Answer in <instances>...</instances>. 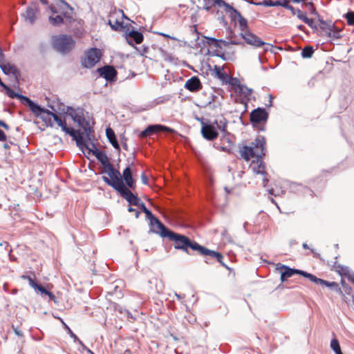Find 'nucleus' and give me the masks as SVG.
<instances>
[{"label": "nucleus", "instance_id": "ea45409f", "mask_svg": "<svg viewBox=\"0 0 354 354\" xmlns=\"http://www.w3.org/2000/svg\"><path fill=\"white\" fill-rule=\"evenodd\" d=\"M298 18L308 24L310 27H313V19H309L305 13H303L302 12H298Z\"/></svg>", "mask_w": 354, "mask_h": 354}, {"label": "nucleus", "instance_id": "69168bd1", "mask_svg": "<svg viewBox=\"0 0 354 354\" xmlns=\"http://www.w3.org/2000/svg\"><path fill=\"white\" fill-rule=\"evenodd\" d=\"M175 295H176V297H177V299H178V300L183 299H184V298H185V295H180V294H177V293H176V294H175Z\"/></svg>", "mask_w": 354, "mask_h": 354}, {"label": "nucleus", "instance_id": "9b49d317", "mask_svg": "<svg viewBox=\"0 0 354 354\" xmlns=\"http://www.w3.org/2000/svg\"><path fill=\"white\" fill-rule=\"evenodd\" d=\"M225 12L229 15L232 21L239 24L241 32H245L248 30L247 19H245L238 10L230 5L227 6Z\"/></svg>", "mask_w": 354, "mask_h": 354}, {"label": "nucleus", "instance_id": "680f3d73", "mask_svg": "<svg viewBox=\"0 0 354 354\" xmlns=\"http://www.w3.org/2000/svg\"><path fill=\"white\" fill-rule=\"evenodd\" d=\"M230 135L229 136H225V138H223V136H221V140H226V142L229 144H231L232 143V141L230 140Z\"/></svg>", "mask_w": 354, "mask_h": 354}, {"label": "nucleus", "instance_id": "864d4df0", "mask_svg": "<svg viewBox=\"0 0 354 354\" xmlns=\"http://www.w3.org/2000/svg\"><path fill=\"white\" fill-rule=\"evenodd\" d=\"M12 328L13 329V331L15 333V334L18 336V337H23L24 336V333L23 332L19 330L17 327H15L14 325H12Z\"/></svg>", "mask_w": 354, "mask_h": 354}, {"label": "nucleus", "instance_id": "7ed1b4c3", "mask_svg": "<svg viewBox=\"0 0 354 354\" xmlns=\"http://www.w3.org/2000/svg\"><path fill=\"white\" fill-rule=\"evenodd\" d=\"M266 140L264 136H258L251 143V146H243L240 149L241 157L245 160H249L251 158H263L265 156Z\"/></svg>", "mask_w": 354, "mask_h": 354}, {"label": "nucleus", "instance_id": "09e8293b", "mask_svg": "<svg viewBox=\"0 0 354 354\" xmlns=\"http://www.w3.org/2000/svg\"><path fill=\"white\" fill-rule=\"evenodd\" d=\"M302 247H303V248H304V249H306V250H307V249H308V250H310V252H311V253L313 254V257H314L315 258H317V259H321V255H320V254H319V253H318V252H317L314 249L310 248L308 245V244H307V243H304L302 244Z\"/></svg>", "mask_w": 354, "mask_h": 354}, {"label": "nucleus", "instance_id": "a18cd8bd", "mask_svg": "<svg viewBox=\"0 0 354 354\" xmlns=\"http://www.w3.org/2000/svg\"><path fill=\"white\" fill-rule=\"evenodd\" d=\"M279 4V3L277 1L272 0H264L262 2L257 3V5L264 6L266 7H276L278 6Z\"/></svg>", "mask_w": 354, "mask_h": 354}, {"label": "nucleus", "instance_id": "f257e3e1", "mask_svg": "<svg viewBox=\"0 0 354 354\" xmlns=\"http://www.w3.org/2000/svg\"><path fill=\"white\" fill-rule=\"evenodd\" d=\"M149 231L159 234L162 238H167L174 241V247L176 250H180L187 254H189V248L194 251H197L201 254L204 246L201 245L196 241H192L187 236L176 233L167 227L163 223H149Z\"/></svg>", "mask_w": 354, "mask_h": 354}, {"label": "nucleus", "instance_id": "cd10ccee", "mask_svg": "<svg viewBox=\"0 0 354 354\" xmlns=\"http://www.w3.org/2000/svg\"><path fill=\"white\" fill-rule=\"evenodd\" d=\"M203 8L207 11H209L214 6H217L219 8L225 7L226 11L227 6H230L223 0H203Z\"/></svg>", "mask_w": 354, "mask_h": 354}, {"label": "nucleus", "instance_id": "6e6552de", "mask_svg": "<svg viewBox=\"0 0 354 354\" xmlns=\"http://www.w3.org/2000/svg\"><path fill=\"white\" fill-rule=\"evenodd\" d=\"M129 20L122 10H115L110 13L109 16L108 24L111 29L115 31L123 30L127 25L124 26L123 19Z\"/></svg>", "mask_w": 354, "mask_h": 354}, {"label": "nucleus", "instance_id": "13d9d810", "mask_svg": "<svg viewBox=\"0 0 354 354\" xmlns=\"http://www.w3.org/2000/svg\"><path fill=\"white\" fill-rule=\"evenodd\" d=\"M6 140V136L5 133L0 129V141H5Z\"/></svg>", "mask_w": 354, "mask_h": 354}, {"label": "nucleus", "instance_id": "79ce46f5", "mask_svg": "<svg viewBox=\"0 0 354 354\" xmlns=\"http://www.w3.org/2000/svg\"><path fill=\"white\" fill-rule=\"evenodd\" d=\"M320 28L321 30L325 33H326L328 30H330V28H333V25L334 24H332L331 21L327 22L324 20H320Z\"/></svg>", "mask_w": 354, "mask_h": 354}, {"label": "nucleus", "instance_id": "412c9836", "mask_svg": "<svg viewBox=\"0 0 354 354\" xmlns=\"http://www.w3.org/2000/svg\"><path fill=\"white\" fill-rule=\"evenodd\" d=\"M212 124H214V125L216 127V130L218 129L221 131V133L223 134V138H225L227 136H230V133L227 130L228 121L223 115L217 117Z\"/></svg>", "mask_w": 354, "mask_h": 354}, {"label": "nucleus", "instance_id": "0eeeda50", "mask_svg": "<svg viewBox=\"0 0 354 354\" xmlns=\"http://www.w3.org/2000/svg\"><path fill=\"white\" fill-rule=\"evenodd\" d=\"M103 169L104 171L109 176V178L105 176L102 177L103 181L106 185L111 186L114 189H116L118 186L121 185V184H124L120 171L115 169L112 164L106 167Z\"/></svg>", "mask_w": 354, "mask_h": 354}, {"label": "nucleus", "instance_id": "aec40b11", "mask_svg": "<svg viewBox=\"0 0 354 354\" xmlns=\"http://www.w3.org/2000/svg\"><path fill=\"white\" fill-rule=\"evenodd\" d=\"M22 104H26L29 107L30 111L35 114L37 116L41 115L42 113H46V111H50L48 109H45L44 108H41L40 106L35 103L33 101H32L30 98L26 96V97H24V101L22 102Z\"/></svg>", "mask_w": 354, "mask_h": 354}, {"label": "nucleus", "instance_id": "473e14b6", "mask_svg": "<svg viewBox=\"0 0 354 354\" xmlns=\"http://www.w3.org/2000/svg\"><path fill=\"white\" fill-rule=\"evenodd\" d=\"M257 166L254 165V162H252L251 164V167H252L253 171L257 174H260L265 175L266 173L265 171V166L263 165V158H257Z\"/></svg>", "mask_w": 354, "mask_h": 354}, {"label": "nucleus", "instance_id": "1a4fd4ad", "mask_svg": "<svg viewBox=\"0 0 354 354\" xmlns=\"http://www.w3.org/2000/svg\"><path fill=\"white\" fill-rule=\"evenodd\" d=\"M67 111L69 113V115L72 118L74 122H77L79 126L84 128L86 136L90 140V134L91 133V127H85L84 124H87L84 113L83 109H75L72 107L67 106Z\"/></svg>", "mask_w": 354, "mask_h": 354}, {"label": "nucleus", "instance_id": "4c0bfd02", "mask_svg": "<svg viewBox=\"0 0 354 354\" xmlns=\"http://www.w3.org/2000/svg\"><path fill=\"white\" fill-rule=\"evenodd\" d=\"M22 278L26 279L28 281L29 286L34 288L35 290L39 291L40 288L42 287L41 285L38 284L31 277L28 275H23Z\"/></svg>", "mask_w": 354, "mask_h": 354}, {"label": "nucleus", "instance_id": "6ab92c4d", "mask_svg": "<svg viewBox=\"0 0 354 354\" xmlns=\"http://www.w3.org/2000/svg\"><path fill=\"white\" fill-rule=\"evenodd\" d=\"M241 35L245 42L250 45L254 46L255 47H260L266 44V43L263 41L259 37L249 30L245 32H241Z\"/></svg>", "mask_w": 354, "mask_h": 354}, {"label": "nucleus", "instance_id": "4be33fe9", "mask_svg": "<svg viewBox=\"0 0 354 354\" xmlns=\"http://www.w3.org/2000/svg\"><path fill=\"white\" fill-rule=\"evenodd\" d=\"M125 35L128 44L132 46H134L133 41L137 44H140L142 42L144 39L143 35L140 32L133 30L128 32H127Z\"/></svg>", "mask_w": 354, "mask_h": 354}, {"label": "nucleus", "instance_id": "72a5a7b5", "mask_svg": "<svg viewBox=\"0 0 354 354\" xmlns=\"http://www.w3.org/2000/svg\"><path fill=\"white\" fill-rule=\"evenodd\" d=\"M341 32L342 30L333 24V28H330L325 35L327 37L334 40L342 37Z\"/></svg>", "mask_w": 354, "mask_h": 354}, {"label": "nucleus", "instance_id": "bb28decb", "mask_svg": "<svg viewBox=\"0 0 354 354\" xmlns=\"http://www.w3.org/2000/svg\"><path fill=\"white\" fill-rule=\"evenodd\" d=\"M208 44L216 48H221L222 46L227 47L230 44L237 45L239 43L235 40H231L230 41H226L223 39H217L213 37H207Z\"/></svg>", "mask_w": 354, "mask_h": 354}, {"label": "nucleus", "instance_id": "bf43d9fd", "mask_svg": "<svg viewBox=\"0 0 354 354\" xmlns=\"http://www.w3.org/2000/svg\"><path fill=\"white\" fill-rule=\"evenodd\" d=\"M0 127H3L6 130L9 129L8 125L5 122H3V120H0Z\"/></svg>", "mask_w": 354, "mask_h": 354}, {"label": "nucleus", "instance_id": "58836bf2", "mask_svg": "<svg viewBox=\"0 0 354 354\" xmlns=\"http://www.w3.org/2000/svg\"><path fill=\"white\" fill-rule=\"evenodd\" d=\"M330 348L333 349L335 354H343L341 351L339 341L336 338H334L331 340Z\"/></svg>", "mask_w": 354, "mask_h": 354}, {"label": "nucleus", "instance_id": "f3484780", "mask_svg": "<svg viewBox=\"0 0 354 354\" xmlns=\"http://www.w3.org/2000/svg\"><path fill=\"white\" fill-rule=\"evenodd\" d=\"M159 131L173 132L174 130L162 124L149 125L140 134L142 137H147L155 134Z\"/></svg>", "mask_w": 354, "mask_h": 354}, {"label": "nucleus", "instance_id": "6e6d98bb", "mask_svg": "<svg viewBox=\"0 0 354 354\" xmlns=\"http://www.w3.org/2000/svg\"><path fill=\"white\" fill-rule=\"evenodd\" d=\"M141 180H142V183L144 185H148L149 184L148 177L147 176V175L145 173H142L141 174Z\"/></svg>", "mask_w": 354, "mask_h": 354}, {"label": "nucleus", "instance_id": "ddd939ff", "mask_svg": "<svg viewBox=\"0 0 354 354\" xmlns=\"http://www.w3.org/2000/svg\"><path fill=\"white\" fill-rule=\"evenodd\" d=\"M0 68L6 75H12L16 78L20 75L19 71L12 64L6 62L5 60V55L0 48Z\"/></svg>", "mask_w": 354, "mask_h": 354}, {"label": "nucleus", "instance_id": "9d476101", "mask_svg": "<svg viewBox=\"0 0 354 354\" xmlns=\"http://www.w3.org/2000/svg\"><path fill=\"white\" fill-rule=\"evenodd\" d=\"M278 270H281V277L280 279L282 282L287 280L288 278L291 277L295 274H299L305 278H307L310 280L311 274L308 273L306 271L295 269V268H290V267L282 265L281 263H279L277 265Z\"/></svg>", "mask_w": 354, "mask_h": 354}, {"label": "nucleus", "instance_id": "c85d7f7f", "mask_svg": "<svg viewBox=\"0 0 354 354\" xmlns=\"http://www.w3.org/2000/svg\"><path fill=\"white\" fill-rule=\"evenodd\" d=\"M92 152L97 160L101 163L103 169L111 164L104 152L99 151L97 149L95 151H92Z\"/></svg>", "mask_w": 354, "mask_h": 354}, {"label": "nucleus", "instance_id": "49530a36", "mask_svg": "<svg viewBox=\"0 0 354 354\" xmlns=\"http://www.w3.org/2000/svg\"><path fill=\"white\" fill-rule=\"evenodd\" d=\"M349 26H354V11H348L344 15Z\"/></svg>", "mask_w": 354, "mask_h": 354}, {"label": "nucleus", "instance_id": "a878e982", "mask_svg": "<svg viewBox=\"0 0 354 354\" xmlns=\"http://www.w3.org/2000/svg\"><path fill=\"white\" fill-rule=\"evenodd\" d=\"M201 255L209 256L212 258H215V259H216L218 262H219L221 263V265L222 266L225 267V268H227L228 270L230 269V268L223 261V256L222 255V254H221L218 252L211 250L204 247L203 250L202 251Z\"/></svg>", "mask_w": 354, "mask_h": 354}, {"label": "nucleus", "instance_id": "052dcab7", "mask_svg": "<svg viewBox=\"0 0 354 354\" xmlns=\"http://www.w3.org/2000/svg\"><path fill=\"white\" fill-rule=\"evenodd\" d=\"M129 212H135V215H136V217L138 218V214H139V212L136 210L135 209L132 208V207H129Z\"/></svg>", "mask_w": 354, "mask_h": 354}, {"label": "nucleus", "instance_id": "5701e85b", "mask_svg": "<svg viewBox=\"0 0 354 354\" xmlns=\"http://www.w3.org/2000/svg\"><path fill=\"white\" fill-rule=\"evenodd\" d=\"M97 71L100 76L109 81L113 80L117 75L115 69L111 66H105L99 68Z\"/></svg>", "mask_w": 354, "mask_h": 354}, {"label": "nucleus", "instance_id": "4d7b16f0", "mask_svg": "<svg viewBox=\"0 0 354 354\" xmlns=\"http://www.w3.org/2000/svg\"><path fill=\"white\" fill-rule=\"evenodd\" d=\"M80 344L82 346V349L86 351L88 353L94 354L93 352L91 350H90L87 346H86L82 342V344Z\"/></svg>", "mask_w": 354, "mask_h": 354}, {"label": "nucleus", "instance_id": "338daca9", "mask_svg": "<svg viewBox=\"0 0 354 354\" xmlns=\"http://www.w3.org/2000/svg\"><path fill=\"white\" fill-rule=\"evenodd\" d=\"M58 319H59L61 321V322L63 324V325L64 326V327L68 330V328H70L66 324L65 322H64V320L60 318V317H57Z\"/></svg>", "mask_w": 354, "mask_h": 354}, {"label": "nucleus", "instance_id": "a211bd4d", "mask_svg": "<svg viewBox=\"0 0 354 354\" xmlns=\"http://www.w3.org/2000/svg\"><path fill=\"white\" fill-rule=\"evenodd\" d=\"M268 118V114L263 108H257L253 110L250 113V121L254 124L266 122Z\"/></svg>", "mask_w": 354, "mask_h": 354}, {"label": "nucleus", "instance_id": "c756f323", "mask_svg": "<svg viewBox=\"0 0 354 354\" xmlns=\"http://www.w3.org/2000/svg\"><path fill=\"white\" fill-rule=\"evenodd\" d=\"M122 178L127 186L129 188H134L135 181L132 177V171L129 167H126L122 172Z\"/></svg>", "mask_w": 354, "mask_h": 354}, {"label": "nucleus", "instance_id": "f03ea898", "mask_svg": "<svg viewBox=\"0 0 354 354\" xmlns=\"http://www.w3.org/2000/svg\"><path fill=\"white\" fill-rule=\"evenodd\" d=\"M49 9L52 12L49 16V21L55 26L70 22L73 19V9L63 0H60L56 5H50Z\"/></svg>", "mask_w": 354, "mask_h": 354}, {"label": "nucleus", "instance_id": "603ef678", "mask_svg": "<svg viewBox=\"0 0 354 354\" xmlns=\"http://www.w3.org/2000/svg\"><path fill=\"white\" fill-rule=\"evenodd\" d=\"M68 333L71 337L73 338L75 342H77L78 344H82V341L77 337V336L73 333L71 328H68Z\"/></svg>", "mask_w": 354, "mask_h": 354}, {"label": "nucleus", "instance_id": "4468645a", "mask_svg": "<svg viewBox=\"0 0 354 354\" xmlns=\"http://www.w3.org/2000/svg\"><path fill=\"white\" fill-rule=\"evenodd\" d=\"M201 133L207 140H214L218 136V133L214 124L202 122Z\"/></svg>", "mask_w": 354, "mask_h": 354}, {"label": "nucleus", "instance_id": "f8f14e48", "mask_svg": "<svg viewBox=\"0 0 354 354\" xmlns=\"http://www.w3.org/2000/svg\"><path fill=\"white\" fill-rule=\"evenodd\" d=\"M102 53L100 49L92 48L88 50L86 54V57L82 62V64L85 68H92L97 63L101 57Z\"/></svg>", "mask_w": 354, "mask_h": 354}, {"label": "nucleus", "instance_id": "5fc2aeb1", "mask_svg": "<svg viewBox=\"0 0 354 354\" xmlns=\"http://www.w3.org/2000/svg\"><path fill=\"white\" fill-rule=\"evenodd\" d=\"M157 34L159 35H161V36H162V37H164L165 38H168V39H172V40H174V41H178V39L176 37L170 36V35H169L167 34H165L164 32H157Z\"/></svg>", "mask_w": 354, "mask_h": 354}, {"label": "nucleus", "instance_id": "8fccbe9b", "mask_svg": "<svg viewBox=\"0 0 354 354\" xmlns=\"http://www.w3.org/2000/svg\"><path fill=\"white\" fill-rule=\"evenodd\" d=\"M161 52H162V55L165 61H168L170 62H174L175 58L171 54L168 53L166 51L162 50H161Z\"/></svg>", "mask_w": 354, "mask_h": 354}, {"label": "nucleus", "instance_id": "c03bdc74", "mask_svg": "<svg viewBox=\"0 0 354 354\" xmlns=\"http://www.w3.org/2000/svg\"><path fill=\"white\" fill-rule=\"evenodd\" d=\"M279 4L278 6L283 7L288 10H290L292 13H295V8L289 4V2L287 0H279L277 1Z\"/></svg>", "mask_w": 354, "mask_h": 354}, {"label": "nucleus", "instance_id": "2eb2a0df", "mask_svg": "<svg viewBox=\"0 0 354 354\" xmlns=\"http://www.w3.org/2000/svg\"><path fill=\"white\" fill-rule=\"evenodd\" d=\"M310 281L320 286H325L332 290L336 292L337 293H339L340 295L342 294V291L339 286V284L337 282L335 281H328L326 280H324L322 279L317 277L315 275L311 274Z\"/></svg>", "mask_w": 354, "mask_h": 354}, {"label": "nucleus", "instance_id": "a19ab883", "mask_svg": "<svg viewBox=\"0 0 354 354\" xmlns=\"http://www.w3.org/2000/svg\"><path fill=\"white\" fill-rule=\"evenodd\" d=\"M314 53V49L312 46H307L304 47L301 51V56L304 58H310Z\"/></svg>", "mask_w": 354, "mask_h": 354}, {"label": "nucleus", "instance_id": "20e7f679", "mask_svg": "<svg viewBox=\"0 0 354 354\" xmlns=\"http://www.w3.org/2000/svg\"><path fill=\"white\" fill-rule=\"evenodd\" d=\"M46 114L53 117V120L56 122L58 126L61 127L62 130L66 134L71 136L73 138V140H75L77 147H79L81 149L86 148L89 151H91L88 145H86L85 141L84 140L82 134L80 130H75L71 127H68L64 120H62L56 113H54L50 111H46Z\"/></svg>", "mask_w": 354, "mask_h": 354}, {"label": "nucleus", "instance_id": "c9c22d12", "mask_svg": "<svg viewBox=\"0 0 354 354\" xmlns=\"http://www.w3.org/2000/svg\"><path fill=\"white\" fill-rule=\"evenodd\" d=\"M141 211H142L145 215L146 218L149 220V221H160L158 218H157L151 212L149 211L145 206V205L142 203L140 207H138Z\"/></svg>", "mask_w": 354, "mask_h": 354}, {"label": "nucleus", "instance_id": "423d86ee", "mask_svg": "<svg viewBox=\"0 0 354 354\" xmlns=\"http://www.w3.org/2000/svg\"><path fill=\"white\" fill-rule=\"evenodd\" d=\"M53 48L61 53L69 52L75 46V41L71 36L62 35L52 38Z\"/></svg>", "mask_w": 354, "mask_h": 354}, {"label": "nucleus", "instance_id": "2f4dec72", "mask_svg": "<svg viewBox=\"0 0 354 354\" xmlns=\"http://www.w3.org/2000/svg\"><path fill=\"white\" fill-rule=\"evenodd\" d=\"M106 137H107L109 141L112 145V146L115 149H118V151H120V145L116 139L114 131L111 128L109 127L106 129Z\"/></svg>", "mask_w": 354, "mask_h": 354}, {"label": "nucleus", "instance_id": "dca6fc26", "mask_svg": "<svg viewBox=\"0 0 354 354\" xmlns=\"http://www.w3.org/2000/svg\"><path fill=\"white\" fill-rule=\"evenodd\" d=\"M38 11L39 9L37 3L32 2L26 8V12L22 14V17L26 22L30 24H33L37 19Z\"/></svg>", "mask_w": 354, "mask_h": 354}, {"label": "nucleus", "instance_id": "de8ad7c7", "mask_svg": "<svg viewBox=\"0 0 354 354\" xmlns=\"http://www.w3.org/2000/svg\"><path fill=\"white\" fill-rule=\"evenodd\" d=\"M337 268L341 269V271H342L340 272L341 274H344L345 276H347L348 278L349 277V274H351V273L353 272H351V270L347 266H344L339 265Z\"/></svg>", "mask_w": 354, "mask_h": 354}, {"label": "nucleus", "instance_id": "0e129e2a", "mask_svg": "<svg viewBox=\"0 0 354 354\" xmlns=\"http://www.w3.org/2000/svg\"><path fill=\"white\" fill-rule=\"evenodd\" d=\"M348 279L354 283V272L349 274V277Z\"/></svg>", "mask_w": 354, "mask_h": 354}, {"label": "nucleus", "instance_id": "3c124183", "mask_svg": "<svg viewBox=\"0 0 354 354\" xmlns=\"http://www.w3.org/2000/svg\"><path fill=\"white\" fill-rule=\"evenodd\" d=\"M129 203L131 204V205H136L138 207H139L140 205L142 203V202L141 201V200L138 196L134 195L133 197L129 202Z\"/></svg>", "mask_w": 354, "mask_h": 354}, {"label": "nucleus", "instance_id": "f704fd0d", "mask_svg": "<svg viewBox=\"0 0 354 354\" xmlns=\"http://www.w3.org/2000/svg\"><path fill=\"white\" fill-rule=\"evenodd\" d=\"M6 91V94L10 98H17L21 100V102L24 101V97H26V96L22 95L21 94H19L17 93H15L12 89H11L8 86L6 85V87L3 88Z\"/></svg>", "mask_w": 354, "mask_h": 354}, {"label": "nucleus", "instance_id": "b1692460", "mask_svg": "<svg viewBox=\"0 0 354 354\" xmlns=\"http://www.w3.org/2000/svg\"><path fill=\"white\" fill-rule=\"evenodd\" d=\"M185 88L191 92H197L201 89L202 84L199 78L194 76L186 81Z\"/></svg>", "mask_w": 354, "mask_h": 354}, {"label": "nucleus", "instance_id": "39448f33", "mask_svg": "<svg viewBox=\"0 0 354 354\" xmlns=\"http://www.w3.org/2000/svg\"><path fill=\"white\" fill-rule=\"evenodd\" d=\"M46 114L53 117V120L56 122L58 126L61 127L62 130L66 134L71 136L73 138V140H75L77 147H79L81 149L86 148L89 151H91L88 145H86L85 141L84 140L82 134L80 130H75L71 127H68L64 120H62L56 113H54L50 111H46Z\"/></svg>", "mask_w": 354, "mask_h": 354}, {"label": "nucleus", "instance_id": "774afa93", "mask_svg": "<svg viewBox=\"0 0 354 354\" xmlns=\"http://www.w3.org/2000/svg\"><path fill=\"white\" fill-rule=\"evenodd\" d=\"M58 319H59L61 321V322L63 324V325L64 326V327L68 330V328H70L66 324L65 322H64V320L60 318V317H57Z\"/></svg>", "mask_w": 354, "mask_h": 354}, {"label": "nucleus", "instance_id": "7c9ffc66", "mask_svg": "<svg viewBox=\"0 0 354 354\" xmlns=\"http://www.w3.org/2000/svg\"><path fill=\"white\" fill-rule=\"evenodd\" d=\"M115 190L118 191L120 196L123 198L126 199L128 202H129L134 196V194L124 184H121V185L118 186V188Z\"/></svg>", "mask_w": 354, "mask_h": 354}, {"label": "nucleus", "instance_id": "e433bc0d", "mask_svg": "<svg viewBox=\"0 0 354 354\" xmlns=\"http://www.w3.org/2000/svg\"><path fill=\"white\" fill-rule=\"evenodd\" d=\"M42 295H46L48 297L49 300L53 301L54 303L57 304L58 301L57 300L56 297L50 291L48 290L45 287L42 286L40 288L39 291Z\"/></svg>", "mask_w": 354, "mask_h": 354}, {"label": "nucleus", "instance_id": "e2e57ef3", "mask_svg": "<svg viewBox=\"0 0 354 354\" xmlns=\"http://www.w3.org/2000/svg\"><path fill=\"white\" fill-rule=\"evenodd\" d=\"M124 312L127 318H133L131 313L128 310H124Z\"/></svg>", "mask_w": 354, "mask_h": 354}, {"label": "nucleus", "instance_id": "393cba45", "mask_svg": "<svg viewBox=\"0 0 354 354\" xmlns=\"http://www.w3.org/2000/svg\"><path fill=\"white\" fill-rule=\"evenodd\" d=\"M214 72L216 73V77L221 80L223 82H229V80H231L230 82L232 85H234L237 82L236 79L231 78L223 70V68L218 66H215L214 68Z\"/></svg>", "mask_w": 354, "mask_h": 354}, {"label": "nucleus", "instance_id": "37998d69", "mask_svg": "<svg viewBox=\"0 0 354 354\" xmlns=\"http://www.w3.org/2000/svg\"><path fill=\"white\" fill-rule=\"evenodd\" d=\"M238 88H239V93L245 96L250 95L252 92V88H249L248 87H247L246 86H245L243 84H239L238 85Z\"/></svg>", "mask_w": 354, "mask_h": 354}]
</instances>
